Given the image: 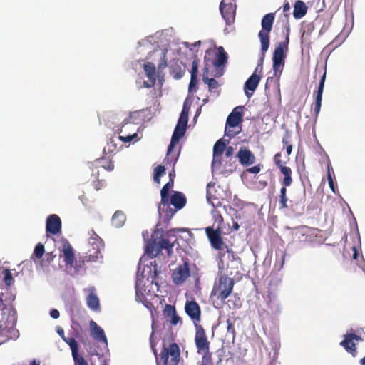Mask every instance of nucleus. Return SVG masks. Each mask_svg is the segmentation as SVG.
<instances>
[{"instance_id":"obj_55","label":"nucleus","mask_w":365,"mask_h":365,"mask_svg":"<svg viewBox=\"0 0 365 365\" xmlns=\"http://www.w3.org/2000/svg\"><path fill=\"white\" fill-rule=\"evenodd\" d=\"M45 250L44 246L41 243H38L34 249V255L36 258H41L44 254Z\"/></svg>"},{"instance_id":"obj_59","label":"nucleus","mask_w":365,"mask_h":365,"mask_svg":"<svg viewBox=\"0 0 365 365\" xmlns=\"http://www.w3.org/2000/svg\"><path fill=\"white\" fill-rule=\"evenodd\" d=\"M314 29V26L312 24H308L304 27V34L309 35Z\"/></svg>"},{"instance_id":"obj_45","label":"nucleus","mask_w":365,"mask_h":365,"mask_svg":"<svg viewBox=\"0 0 365 365\" xmlns=\"http://www.w3.org/2000/svg\"><path fill=\"white\" fill-rule=\"evenodd\" d=\"M135 114L136 113H133L129 116V118L124 119V120L122 123L120 130H117V132L118 133H125V130L127 129V128H129L130 127L134 126L135 122L134 120H133V118Z\"/></svg>"},{"instance_id":"obj_58","label":"nucleus","mask_w":365,"mask_h":365,"mask_svg":"<svg viewBox=\"0 0 365 365\" xmlns=\"http://www.w3.org/2000/svg\"><path fill=\"white\" fill-rule=\"evenodd\" d=\"M328 183L329 185L330 189L332 190L334 193H336V187L334 182V179L332 178L331 174H329L327 176Z\"/></svg>"},{"instance_id":"obj_7","label":"nucleus","mask_w":365,"mask_h":365,"mask_svg":"<svg viewBox=\"0 0 365 365\" xmlns=\"http://www.w3.org/2000/svg\"><path fill=\"white\" fill-rule=\"evenodd\" d=\"M234 286V281L232 278L222 276L215 282L212 294L221 301H224L230 294Z\"/></svg>"},{"instance_id":"obj_36","label":"nucleus","mask_w":365,"mask_h":365,"mask_svg":"<svg viewBox=\"0 0 365 365\" xmlns=\"http://www.w3.org/2000/svg\"><path fill=\"white\" fill-rule=\"evenodd\" d=\"M164 314L166 316V317L170 318V323L173 325H177L178 323L180 321V317H178L176 314V311H175V307L172 305H166L165 306V308L164 310Z\"/></svg>"},{"instance_id":"obj_18","label":"nucleus","mask_w":365,"mask_h":365,"mask_svg":"<svg viewBox=\"0 0 365 365\" xmlns=\"http://www.w3.org/2000/svg\"><path fill=\"white\" fill-rule=\"evenodd\" d=\"M61 220L60 217L55 214L50 215L46 219V232L52 235H56L61 232Z\"/></svg>"},{"instance_id":"obj_4","label":"nucleus","mask_w":365,"mask_h":365,"mask_svg":"<svg viewBox=\"0 0 365 365\" xmlns=\"http://www.w3.org/2000/svg\"><path fill=\"white\" fill-rule=\"evenodd\" d=\"M104 245L101 238L97 235L93 231L91 235L88 242L87 255H86V260L91 262H101L103 259L102 250H103Z\"/></svg>"},{"instance_id":"obj_28","label":"nucleus","mask_w":365,"mask_h":365,"mask_svg":"<svg viewBox=\"0 0 365 365\" xmlns=\"http://www.w3.org/2000/svg\"><path fill=\"white\" fill-rule=\"evenodd\" d=\"M361 339L360 336L354 334H349L344 336V339L340 343V345L354 356V353H356V345L353 341H359Z\"/></svg>"},{"instance_id":"obj_21","label":"nucleus","mask_w":365,"mask_h":365,"mask_svg":"<svg viewBox=\"0 0 365 365\" xmlns=\"http://www.w3.org/2000/svg\"><path fill=\"white\" fill-rule=\"evenodd\" d=\"M282 73L281 71L276 73L272 70V75L268 76L265 83L266 91H280L279 80Z\"/></svg>"},{"instance_id":"obj_22","label":"nucleus","mask_w":365,"mask_h":365,"mask_svg":"<svg viewBox=\"0 0 365 365\" xmlns=\"http://www.w3.org/2000/svg\"><path fill=\"white\" fill-rule=\"evenodd\" d=\"M206 234L213 248L219 250L222 249L223 242L219 231L208 227L206 228Z\"/></svg>"},{"instance_id":"obj_11","label":"nucleus","mask_w":365,"mask_h":365,"mask_svg":"<svg viewBox=\"0 0 365 365\" xmlns=\"http://www.w3.org/2000/svg\"><path fill=\"white\" fill-rule=\"evenodd\" d=\"M262 56V58L259 61L257 66L254 71V73L250 76V78L246 81L244 86L245 91H255L257 88L260 79H261V73L262 71V63H263Z\"/></svg>"},{"instance_id":"obj_35","label":"nucleus","mask_w":365,"mask_h":365,"mask_svg":"<svg viewBox=\"0 0 365 365\" xmlns=\"http://www.w3.org/2000/svg\"><path fill=\"white\" fill-rule=\"evenodd\" d=\"M307 11V7L304 1L298 0L294 6L293 16L296 19L302 18Z\"/></svg>"},{"instance_id":"obj_23","label":"nucleus","mask_w":365,"mask_h":365,"mask_svg":"<svg viewBox=\"0 0 365 365\" xmlns=\"http://www.w3.org/2000/svg\"><path fill=\"white\" fill-rule=\"evenodd\" d=\"M195 344L199 353L202 351H208L209 342L207 341L204 329L201 327L197 329Z\"/></svg>"},{"instance_id":"obj_57","label":"nucleus","mask_w":365,"mask_h":365,"mask_svg":"<svg viewBox=\"0 0 365 365\" xmlns=\"http://www.w3.org/2000/svg\"><path fill=\"white\" fill-rule=\"evenodd\" d=\"M204 355L202 356V364H212L211 361V356L209 354V351H203Z\"/></svg>"},{"instance_id":"obj_2","label":"nucleus","mask_w":365,"mask_h":365,"mask_svg":"<svg viewBox=\"0 0 365 365\" xmlns=\"http://www.w3.org/2000/svg\"><path fill=\"white\" fill-rule=\"evenodd\" d=\"M194 100L195 96L193 93H192L187 97L183 103L182 112L173 133L170 143L168 148L166 157L165 158V160L170 165L173 166L179 158L180 149L178 148V150L174 151V148L185 134L188 121V113Z\"/></svg>"},{"instance_id":"obj_43","label":"nucleus","mask_w":365,"mask_h":365,"mask_svg":"<svg viewBox=\"0 0 365 365\" xmlns=\"http://www.w3.org/2000/svg\"><path fill=\"white\" fill-rule=\"evenodd\" d=\"M63 340L69 346L72 356L78 354V344L74 338L65 336Z\"/></svg>"},{"instance_id":"obj_60","label":"nucleus","mask_w":365,"mask_h":365,"mask_svg":"<svg viewBox=\"0 0 365 365\" xmlns=\"http://www.w3.org/2000/svg\"><path fill=\"white\" fill-rule=\"evenodd\" d=\"M247 172L253 174H257L260 171V167L259 165L250 168L247 170Z\"/></svg>"},{"instance_id":"obj_63","label":"nucleus","mask_w":365,"mask_h":365,"mask_svg":"<svg viewBox=\"0 0 365 365\" xmlns=\"http://www.w3.org/2000/svg\"><path fill=\"white\" fill-rule=\"evenodd\" d=\"M225 156L227 158H229L231 155H232V154L234 153V148L232 146H228L227 148H225Z\"/></svg>"},{"instance_id":"obj_42","label":"nucleus","mask_w":365,"mask_h":365,"mask_svg":"<svg viewBox=\"0 0 365 365\" xmlns=\"http://www.w3.org/2000/svg\"><path fill=\"white\" fill-rule=\"evenodd\" d=\"M222 166V155H213V159L212 162V170L213 173H225V171L224 170H221Z\"/></svg>"},{"instance_id":"obj_8","label":"nucleus","mask_w":365,"mask_h":365,"mask_svg":"<svg viewBox=\"0 0 365 365\" xmlns=\"http://www.w3.org/2000/svg\"><path fill=\"white\" fill-rule=\"evenodd\" d=\"M289 42V34H287L284 41L279 42L276 46L272 57V70L275 72H282L284 66L285 51L288 50Z\"/></svg>"},{"instance_id":"obj_30","label":"nucleus","mask_w":365,"mask_h":365,"mask_svg":"<svg viewBox=\"0 0 365 365\" xmlns=\"http://www.w3.org/2000/svg\"><path fill=\"white\" fill-rule=\"evenodd\" d=\"M1 306L3 307L0 309V323L4 322L9 324L11 322L12 317H16V310L11 307H8L2 303V298L0 297Z\"/></svg>"},{"instance_id":"obj_19","label":"nucleus","mask_w":365,"mask_h":365,"mask_svg":"<svg viewBox=\"0 0 365 365\" xmlns=\"http://www.w3.org/2000/svg\"><path fill=\"white\" fill-rule=\"evenodd\" d=\"M315 230L307 226H301L293 230L294 237L299 242H307L311 240Z\"/></svg>"},{"instance_id":"obj_61","label":"nucleus","mask_w":365,"mask_h":365,"mask_svg":"<svg viewBox=\"0 0 365 365\" xmlns=\"http://www.w3.org/2000/svg\"><path fill=\"white\" fill-rule=\"evenodd\" d=\"M55 257L56 255H53V252H48L46 254L44 259L46 260L48 263H50L53 260Z\"/></svg>"},{"instance_id":"obj_50","label":"nucleus","mask_w":365,"mask_h":365,"mask_svg":"<svg viewBox=\"0 0 365 365\" xmlns=\"http://www.w3.org/2000/svg\"><path fill=\"white\" fill-rule=\"evenodd\" d=\"M322 93H317V95L315 96V101L313 105V109L316 116H317L320 112L322 100Z\"/></svg>"},{"instance_id":"obj_29","label":"nucleus","mask_w":365,"mask_h":365,"mask_svg":"<svg viewBox=\"0 0 365 365\" xmlns=\"http://www.w3.org/2000/svg\"><path fill=\"white\" fill-rule=\"evenodd\" d=\"M352 262L365 273V259L361 252L360 241L359 248L354 246L352 247Z\"/></svg>"},{"instance_id":"obj_53","label":"nucleus","mask_w":365,"mask_h":365,"mask_svg":"<svg viewBox=\"0 0 365 365\" xmlns=\"http://www.w3.org/2000/svg\"><path fill=\"white\" fill-rule=\"evenodd\" d=\"M84 262H87L86 260V256L84 257V259L81 262L79 261L78 262H76V264H73V269H72V273H69L70 274H81L83 271V265H84Z\"/></svg>"},{"instance_id":"obj_48","label":"nucleus","mask_w":365,"mask_h":365,"mask_svg":"<svg viewBox=\"0 0 365 365\" xmlns=\"http://www.w3.org/2000/svg\"><path fill=\"white\" fill-rule=\"evenodd\" d=\"M167 51L164 50L162 53L160 61L158 65V78H160L162 71L167 67V59H166Z\"/></svg>"},{"instance_id":"obj_62","label":"nucleus","mask_w":365,"mask_h":365,"mask_svg":"<svg viewBox=\"0 0 365 365\" xmlns=\"http://www.w3.org/2000/svg\"><path fill=\"white\" fill-rule=\"evenodd\" d=\"M51 317H52L53 319H58L60 316V313L58 312V310L56 309H53L50 311V313H49Z\"/></svg>"},{"instance_id":"obj_31","label":"nucleus","mask_w":365,"mask_h":365,"mask_svg":"<svg viewBox=\"0 0 365 365\" xmlns=\"http://www.w3.org/2000/svg\"><path fill=\"white\" fill-rule=\"evenodd\" d=\"M186 66L182 62L175 61L171 63L170 66V72L174 78H181L184 76Z\"/></svg>"},{"instance_id":"obj_27","label":"nucleus","mask_w":365,"mask_h":365,"mask_svg":"<svg viewBox=\"0 0 365 365\" xmlns=\"http://www.w3.org/2000/svg\"><path fill=\"white\" fill-rule=\"evenodd\" d=\"M237 158L241 165L244 166L250 165L255 162V157L253 153L247 148H240Z\"/></svg>"},{"instance_id":"obj_47","label":"nucleus","mask_w":365,"mask_h":365,"mask_svg":"<svg viewBox=\"0 0 365 365\" xmlns=\"http://www.w3.org/2000/svg\"><path fill=\"white\" fill-rule=\"evenodd\" d=\"M117 141H119V139L116 136L110 138L107 145L104 148L103 152L112 153L117 150Z\"/></svg>"},{"instance_id":"obj_33","label":"nucleus","mask_w":365,"mask_h":365,"mask_svg":"<svg viewBox=\"0 0 365 365\" xmlns=\"http://www.w3.org/2000/svg\"><path fill=\"white\" fill-rule=\"evenodd\" d=\"M170 204L175 209H182L186 204V198L182 192L175 191L170 197Z\"/></svg>"},{"instance_id":"obj_32","label":"nucleus","mask_w":365,"mask_h":365,"mask_svg":"<svg viewBox=\"0 0 365 365\" xmlns=\"http://www.w3.org/2000/svg\"><path fill=\"white\" fill-rule=\"evenodd\" d=\"M215 183L209 182L207 185V200L213 207L221 205L220 200L215 196Z\"/></svg>"},{"instance_id":"obj_1","label":"nucleus","mask_w":365,"mask_h":365,"mask_svg":"<svg viewBox=\"0 0 365 365\" xmlns=\"http://www.w3.org/2000/svg\"><path fill=\"white\" fill-rule=\"evenodd\" d=\"M161 224L159 222L156 225L155 230L152 233L151 238L149 240H145V236H148V232L143 233L145 242V255L151 259L158 256L170 257L173 254V248L179 246L178 243L177 233L183 232V229H171L164 232Z\"/></svg>"},{"instance_id":"obj_13","label":"nucleus","mask_w":365,"mask_h":365,"mask_svg":"<svg viewBox=\"0 0 365 365\" xmlns=\"http://www.w3.org/2000/svg\"><path fill=\"white\" fill-rule=\"evenodd\" d=\"M83 292L87 294L86 302L87 307L92 311L98 312L101 311L100 301L96 294V288L90 286L83 289Z\"/></svg>"},{"instance_id":"obj_5","label":"nucleus","mask_w":365,"mask_h":365,"mask_svg":"<svg viewBox=\"0 0 365 365\" xmlns=\"http://www.w3.org/2000/svg\"><path fill=\"white\" fill-rule=\"evenodd\" d=\"M274 21V13L265 14L262 19V30L259 32L258 36L260 40L261 51L263 56L269 46V33L272 31Z\"/></svg>"},{"instance_id":"obj_44","label":"nucleus","mask_w":365,"mask_h":365,"mask_svg":"<svg viewBox=\"0 0 365 365\" xmlns=\"http://www.w3.org/2000/svg\"><path fill=\"white\" fill-rule=\"evenodd\" d=\"M268 306L273 314H277L280 312V304L274 297L269 296Z\"/></svg>"},{"instance_id":"obj_15","label":"nucleus","mask_w":365,"mask_h":365,"mask_svg":"<svg viewBox=\"0 0 365 365\" xmlns=\"http://www.w3.org/2000/svg\"><path fill=\"white\" fill-rule=\"evenodd\" d=\"M91 336L98 342H103L106 347L108 346V340L103 329L93 320L89 322Z\"/></svg>"},{"instance_id":"obj_56","label":"nucleus","mask_w":365,"mask_h":365,"mask_svg":"<svg viewBox=\"0 0 365 365\" xmlns=\"http://www.w3.org/2000/svg\"><path fill=\"white\" fill-rule=\"evenodd\" d=\"M73 361L75 362V365H88V363L85 361V359L78 356L77 354L76 356H73Z\"/></svg>"},{"instance_id":"obj_26","label":"nucleus","mask_w":365,"mask_h":365,"mask_svg":"<svg viewBox=\"0 0 365 365\" xmlns=\"http://www.w3.org/2000/svg\"><path fill=\"white\" fill-rule=\"evenodd\" d=\"M209 59H207V57H205V68H204V72L202 75V80L205 84H207L209 87L210 90L212 89H217L219 88L220 84L214 78H210L211 72L210 71L209 68V63H208Z\"/></svg>"},{"instance_id":"obj_14","label":"nucleus","mask_w":365,"mask_h":365,"mask_svg":"<svg viewBox=\"0 0 365 365\" xmlns=\"http://www.w3.org/2000/svg\"><path fill=\"white\" fill-rule=\"evenodd\" d=\"M220 11L227 25H230L234 22L235 8L232 3L226 4L225 0H222L220 4Z\"/></svg>"},{"instance_id":"obj_25","label":"nucleus","mask_w":365,"mask_h":365,"mask_svg":"<svg viewBox=\"0 0 365 365\" xmlns=\"http://www.w3.org/2000/svg\"><path fill=\"white\" fill-rule=\"evenodd\" d=\"M325 78L326 71L323 69H316L311 88H313L314 91H323Z\"/></svg>"},{"instance_id":"obj_49","label":"nucleus","mask_w":365,"mask_h":365,"mask_svg":"<svg viewBox=\"0 0 365 365\" xmlns=\"http://www.w3.org/2000/svg\"><path fill=\"white\" fill-rule=\"evenodd\" d=\"M279 207L280 208H287L288 207L287 205V201L288 199L287 197V189L286 187L284 186L280 190V195L279 196Z\"/></svg>"},{"instance_id":"obj_41","label":"nucleus","mask_w":365,"mask_h":365,"mask_svg":"<svg viewBox=\"0 0 365 365\" xmlns=\"http://www.w3.org/2000/svg\"><path fill=\"white\" fill-rule=\"evenodd\" d=\"M235 319H232L230 318L227 319V333L225 334V337L228 340H232V341L235 338V329L234 327Z\"/></svg>"},{"instance_id":"obj_16","label":"nucleus","mask_w":365,"mask_h":365,"mask_svg":"<svg viewBox=\"0 0 365 365\" xmlns=\"http://www.w3.org/2000/svg\"><path fill=\"white\" fill-rule=\"evenodd\" d=\"M143 68L148 78L147 81H144V86L148 88H151L155 83L156 78L158 77V71H156L154 63L151 62L144 63Z\"/></svg>"},{"instance_id":"obj_64","label":"nucleus","mask_w":365,"mask_h":365,"mask_svg":"<svg viewBox=\"0 0 365 365\" xmlns=\"http://www.w3.org/2000/svg\"><path fill=\"white\" fill-rule=\"evenodd\" d=\"M212 215H213L214 217L216 218V220H215L216 221H219V222L222 221V217L219 213H217V211L213 210Z\"/></svg>"},{"instance_id":"obj_52","label":"nucleus","mask_w":365,"mask_h":365,"mask_svg":"<svg viewBox=\"0 0 365 365\" xmlns=\"http://www.w3.org/2000/svg\"><path fill=\"white\" fill-rule=\"evenodd\" d=\"M120 141L124 143H130L132 140L137 141L140 139L137 133H129L125 135H120L118 137Z\"/></svg>"},{"instance_id":"obj_51","label":"nucleus","mask_w":365,"mask_h":365,"mask_svg":"<svg viewBox=\"0 0 365 365\" xmlns=\"http://www.w3.org/2000/svg\"><path fill=\"white\" fill-rule=\"evenodd\" d=\"M165 174V168L164 166L158 165L154 170L153 180L156 183H160V178Z\"/></svg>"},{"instance_id":"obj_54","label":"nucleus","mask_w":365,"mask_h":365,"mask_svg":"<svg viewBox=\"0 0 365 365\" xmlns=\"http://www.w3.org/2000/svg\"><path fill=\"white\" fill-rule=\"evenodd\" d=\"M3 273L4 274V281L6 285L8 287L11 286L14 282V279L11 272L6 269L3 271Z\"/></svg>"},{"instance_id":"obj_40","label":"nucleus","mask_w":365,"mask_h":365,"mask_svg":"<svg viewBox=\"0 0 365 365\" xmlns=\"http://www.w3.org/2000/svg\"><path fill=\"white\" fill-rule=\"evenodd\" d=\"M229 143V140L220 139L213 147V155H222L226 148V145Z\"/></svg>"},{"instance_id":"obj_24","label":"nucleus","mask_w":365,"mask_h":365,"mask_svg":"<svg viewBox=\"0 0 365 365\" xmlns=\"http://www.w3.org/2000/svg\"><path fill=\"white\" fill-rule=\"evenodd\" d=\"M185 310L195 323L200 321L201 312L197 302L195 301L187 302L185 304Z\"/></svg>"},{"instance_id":"obj_34","label":"nucleus","mask_w":365,"mask_h":365,"mask_svg":"<svg viewBox=\"0 0 365 365\" xmlns=\"http://www.w3.org/2000/svg\"><path fill=\"white\" fill-rule=\"evenodd\" d=\"M168 352V355L171 356V360L169 365H178L180 359V349L179 346L173 343L170 345L168 348H165Z\"/></svg>"},{"instance_id":"obj_37","label":"nucleus","mask_w":365,"mask_h":365,"mask_svg":"<svg viewBox=\"0 0 365 365\" xmlns=\"http://www.w3.org/2000/svg\"><path fill=\"white\" fill-rule=\"evenodd\" d=\"M198 73V60L195 58L192 62V69H191V79L189 85L188 91H192L193 87L195 86L197 83V78Z\"/></svg>"},{"instance_id":"obj_38","label":"nucleus","mask_w":365,"mask_h":365,"mask_svg":"<svg viewBox=\"0 0 365 365\" xmlns=\"http://www.w3.org/2000/svg\"><path fill=\"white\" fill-rule=\"evenodd\" d=\"M125 215L120 210L116 211L112 217V224L115 227H121L125 222Z\"/></svg>"},{"instance_id":"obj_46","label":"nucleus","mask_w":365,"mask_h":365,"mask_svg":"<svg viewBox=\"0 0 365 365\" xmlns=\"http://www.w3.org/2000/svg\"><path fill=\"white\" fill-rule=\"evenodd\" d=\"M173 187V180L171 178L170 180L167 182L162 188L160 191L162 201H166L169 200V190Z\"/></svg>"},{"instance_id":"obj_3","label":"nucleus","mask_w":365,"mask_h":365,"mask_svg":"<svg viewBox=\"0 0 365 365\" xmlns=\"http://www.w3.org/2000/svg\"><path fill=\"white\" fill-rule=\"evenodd\" d=\"M146 257L144 255L140 258L136 274L135 293L136 297L140 301L147 292L146 284L155 283L157 285V277L161 272V265H158L157 260L150 261V264H145Z\"/></svg>"},{"instance_id":"obj_12","label":"nucleus","mask_w":365,"mask_h":365,"mask_svg":"<svg viewBox=\"0 0 365 365\" xmlns=\"http://www.w3.org/2000/svg\"><path fill=\"white\" fill-rule=\"evenodd\" d=\"M190 272L187 262L179 264L172 274L173 282L176 285H181L190 277Z\"/></svg>"},{"instance_id":"obj_10","label":"nucleus","mask_w":365,"mask_h":365,"mask_svg":"<svg viewBox=\"0 0 365 365\" xmlns=\"http://www.w3.org/2000/svg\"><path fill=\"white\" fill-rule=\"evenodd\" d=\"M60 257H63V261L66 263V268L67 272L68 273H72L75 256L73 249L68 240H62V245L60 247Z\"/></svg>"},{"instance_id":"obj_6","label":"nucleus","mask_w":365,"mask_h":365,"mask_svg":"<svg viewBox=\"0 0 365 365\" xmlns=\"http://www.w3.org/2000/svg\"><path fill=\"white\" fill-rule=\"evenodd\" d=\"M244 106H239L235 107L229 114L225 125V135L230 138L234 137L241 131L240 127L237 130L235 129L241 123L242 120V110Z\"/></svg>"},{"instance_id":"obj_39","label":"nucleus","mask_w":365,"mask_h":365,"mask_svg":"<svg viewBox=\"0 0 365 365\" xmlns=\"http://www.w3.org/2000/svg\"><path fill=\"white\" fill-rule=\"evenodd\" d=\"M280 171L284 175V179L282 182V185L285 187L289 186L292 182L291 168L287 166L280 165Z\"/></svg>"},{"instance_id":"obj_9","label":"nucleus","mask_w":365,"mask_h":365,"mask_svg":"<svg viewBox=\"0 0 365 365\" xmlns=\"http://www.w3.org/2000/svg\"><path fill=\"white\" fill-rule=\"evenodd\" d=\"M227 61V54L222 46L217 48V53L216 54L215 60L212 64L215 68L211 71L210 76L212 77H220L224 73V68Z\"/></svg>"},{"instance_id":"obj_17","label":"nucleus","mask_w":365,"mask_h":365,"mask_svg":"<svg viewBox=\"0 0 365 365\" xmlns=\"http://www.w3.org/2000/svg\"><path fill=\"white\" fill-rule=\"evenodd\" d=\"M176 210L175 209L171 208L169 205V200L166 201H162L158 205V213L160 216V220L163 222H168L172 217L175 215Z\"/></svg>"},{"instance_id":"obj_20","label":"nucleus","mask_w":365,"mask_h":365,"mask_svg":"<svg viewBox=\"0 0 365 365\" xmlns=\"http://www.w3.org/2000/svg\"><path fill=\"white\" fill-rule=\"evenodd\" d=\"M16 324V317H12L11 322L4 328H2V326L0 325V334L6 331L2 335L6 336L9 339L16 340L19 337L20 334L19 330L15 328Z\"/></svg>"}]
</instances>
